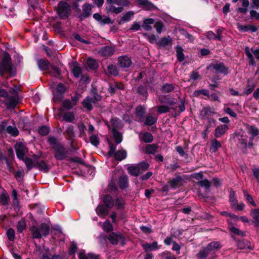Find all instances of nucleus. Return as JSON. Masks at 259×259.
<instances>
[{
    "label": "nucleus",
    "mask_w": 259,
    "mask_h": 259,
    "mask_svg": "<svg viewBox=\"0 0 259 259\" xmlns=\"http://www.w3.org/2000/svg\"><path fill=\"white\" fill-rule=\"evenodd\" d=\"M107 6L106 9L107 13H112L116 14L120 13L123 10V7L128 6L131 5L130 0H106Z\"/></svg>",
    "instance_id": "1"
},
{
    "label": "nucleus",
    "mask_w": 259,
    "mask_h": 259,
    "mask_svg": "<svg viewBox=\"0 0 259 259\" xmlns=\"http://www.w3.org/2000/svg\"><path fill=\"white\" fill-rule=\"evenodd\" d=\"M221 247V244L219 242H212L206 247L200 250L196 254V256L198 259H205L213 255Z\"/></svg>",
    "instance_id": "2"
},
{
    "label": "nucleus",
    "mask_w": 259,
    "mask_h": 259,
    "mask_svg": "<svg viewBox=\"0 0 259 259\" xmlns=\"http://www.w3.org/2000/svg\"><path fill=\"white\" fill-rule=\"evenodd\" d=\"M5 72L9 73L11 76H14L16 73V70L12 65L9 54L4 55L0 63V74L3 75Z\"/></svg>",
    "instance_id": "3"
},
{
    "label": "nucleus",
    "mask_w": 259,
    "mask_h": 259,
    "mask_svg": "<svg viewBox=\"0 0 259 259\" xmlns=\"http://www.w3.org/2000/svg\"><path fill=\"white\" fill-rule=\"evenodd\" d=\"M247 133L251 136L248 143H247L246 139H242L241 143L244 144L245 147L252 148L253 146V140L255 137L259 135V129L254 125H247L246 126Z\"/></svg>",
    "instance_id": "4"
},
{
    "label": "nucleus",
    "mask_w": 259,
    "mask_h": 259,
    "mask_svg": "<svg viewBox=\"0 0 259 259\" xmlns=\"http://www.w3.org/2000/svg\"><path fill=\"white\" fill-rule=\"evenodd\" d=\"M31 230L33 238H40L49 234L50 227L47 224L44 223L41 224L39 227H32Z\"/></svg>",
    "instance_id": "5"
},
{
    "label": "nucleus",
    "mask_w": 259,
    "mask_h": 259,
    "mask_svg": "<svg viewBox=\"0 0 259 259\" xmlns=\"http://www.w3.org/2000/svg\"><path fill=\"white\" fill-rule=\"evenodd\" d=\"M108 239L113 244L124 245L125 244V237L120 232H112L110 234Z\"/></svg>",
    "instance_id": "6"
},
{
    "label": "nucleus",
    "mask_w": 259,
    "mask_h": 259,
    "mask_svg": "<svg viewBox=\"0 0 259 259\" xmlns=\"http://www.w3.org/2000/svg\"><path fill=\"white\" fill-rule=\"evenodd\" d=\"M65 91V87L62 83H59L56 89L52 90L53 101L56 102L61 101Z\"/></svg>",
    "instance_id": "7"
},
{
    "label": "nucleus",
    "mask_w": 259,
    "mask_h": 259,
    "mask_svg": "<svg viewBox=\"0 0 259 259\" xmlns=\"http://www.w3.org/2000/svg\"><path fill=\"white\" fill-rule=\"evenodd\" d=\"M58 14L62 18L67 17L71 10L70 6L65 2H61L58 4Z\"/></svg>",
    "instance_id": "8"
},
{
    "label": "nucleus",
    "mask_w": 259,
    "mask_h": 259,
    "mask_svg": "<svg viewBox=\"0 0 259 259\" xmlns=\"http://www.w3.org/2000/svg\"><path fill=\"white\" fill-rule=\"evenodd\" d=\"M15 150L17 157L20 160H23L27 152L25 145L22 143H17L15 145Z\"/></svg>",
    "instance_id": "9"
},
{
    "label": "nucleus",
    "mask_w": 259,
    "mask_h": 259,
    "mask_svg": "<svg viewBox=\"0 0 259 259\" xmlns=\"http://www.w3.org/2000/svg\"><path fill=\"white\" fill-rule=\"evenodd\" d=\"M168 184L171 189H176L183 185V180L180 176H177L170 179Z\"/></svg>",
    "instance_id": "10"
},
{
    "label": "nucleus",
    "mask_w": 259,
    "mask_h": 259,
    "mask_svg": "<svg viewBox=\"0 0 259 259\" xmlns=\"http://www.w3.org/2000/svg\"><path fill=\"white\" fill-rule=\"evenodd\" d=\"M55 157L58 160L64 159L67 154L65 148L62 146H57L55 148Z\"/></svg>",
    "instance_id": "11"
},
{
    "label": "nucleus",
    "mask_w": 259,
    "mask_h": 259,
    "mask_svg": "<svg viewBox=\"0 0 259 259\" xmlns=\"http://www.w3.org/2000/svg\"><path fill=\"white\" fill-rule=\"evenodd\" d=\"M115 52L114 48L110 46H104L101 48L99 51V53L102 56L105 57H109Z\"/></svg>",
    "instance_id": "12"
},
{
    "label": "nucleus",
    "mask_w": 259,
    "mask_h": 259,
    "mask_svg": "<svg viewBox=\"0 0 259 259\" xmlns=\"http://www.w3.org/2000/svg\"><path fill=\"white\" fill-rule=\"evenodd\" d=\"M118 62L122 68H128L132 64L131 58L126 56L119 57L118 59Z\"/></svg>",
    "instance_id": "13"
},
{
    "label": "nucleus",
    "mask_w": 259,
    "mask_h": 259,
    "mask_svg": "<svg viewBox=\"0 0 259 259\" xmlns=\"http://www.w3.org/2000/svg\"><path fill=\"white\" fill-rule=\"evenodd\" d=\"M82 13L79 15L81 20L90 16L92 14V6L89 4H85L82 7Z\"/></svg>",
    "instance_id": "14"
},
{
    "label": "nucleus",
    "mask_w": 259,
    "mask_h": 259,
    "mask_svg": "<svg viewBox=\"0 0 259 259\" xmlns=\"http://www.w3.org/2000/svg\"><path fill=\"white\" fill-rule=\"evenodd\" d=\"M6 103L9 108H14L18 103V98L16 95L6 97Z\"/></svg>",
    "instance_id": "15"
},
{
    "label": "nucleus",
    "mask_w": 259,
    "mask_h": 259,
    "mask_svg": "<svg viewBox=\"0 0 259 259\" xmlns=\"http://www.w3.org/2000/svg\"><path fill=\"white\" fill-rule=\"evenodd\" d=\"M211 66L217 72L227 74L228 73V69L222 63L215 62L211 65Z\"/></svg>",
    "instance_id": "16"
},
{
    "label": "nucleus",
    "mask_w": 259,
    "mask_h": 259,
    "mask_svg": "<svg viewBox=\"0 0 259 259\" xmlns=\"http://www.w3.org/2000/svg\"><path fill=\"white\" fill-rule=\"evenodd\" d=\"M36 161L35 167L37 168L39 170L47 172L49 170V165L47 164L46 161L39 159L38 157Z\"/></svg>",
    "instance_id": "17"
},
{
    "label": "nucleus",
    "mask_w": 259,
    "mask_h": 259,
    "mask_svg": "<svg viewBox=\"0 0 259 259\" xmlns=\"http://www.w3.org/2000/svg\"><path fill=\"white\" fill-rule=\"evenodd\" d=\"M143 249L146 252L156 250L160 248L161 246L158 245L157 242H153L152 243H145L142 245Z\"/></svg>",
    "instance_id": "18"
},
{
    "label": "nucleus",
    "mask_w": 259,
    "mask_h": 259,
    "mask_svg": "<svg viewBox=\"0 0 259 259\" xmlns=\"http://www.w3.org/2000/svg\"><path fill=\"white\" fill-rule=\"evenodd\" d=\"M228 129V126L226 124H223L217 126L215 130L214 136L216 138L221 137L225 134Z\"/></svg>",
    "instance_id": "19"
},
{
    "label": "nucleus",
    "mask_w": 259,
    "mask_h": 259,
    "mask_svg": "<svg viewBox=\"0 0 259 259\" xmlns=\"http://www.w3.org/2000/svg\"><path fill=\"white\" fill-rule=\"evenodd\" d=\"M137 4L140 5L146 10L154 9L155 7L148 0H134Z\"/></svg>",
    "instance_id": "20"
},
{
    "label": "nucleus",
    "mask_w": 259,
    "mask_h": 259,
    "mask_svg": "<svg viewBox=\"0 0 259 259\" xmlns=\"http://www.w3.org/2000/svg\"><path fill=\"white\" fill-rule=\"evenodd\" d=\"M174 102L170 101L167 102L168 105H161L157 107V111L159 114L168 112L170 108H172V105Z\"/></svg>",
    "instance_id": "21"
},
{
    "label": "nucleus",
    "mask_w": 259,
    "mask_h": 259,
    "mask_svg": "<svg viewBox=\"0 0 259 259\" xmlns=\"http://www.w3.org/2000/svg\"><path fill=\"white\" fill-rule=\"evenodd\" d=\"M37 156H34L33 159H30L28 157L24 158L23 160H24V162L28 169H31L32 167H35L36 161L37 160Z\"/></svg>",
    "instance_id": "22"
},
{
    "label": "nucleus",
    "mask_w": 259,
    "mask_h": 259,
    "mask_svg": "<svg viewBox=\"0 0 259 259\" xmlns=\"http://www.w3.org/2000/svg\"><path fill=\"white\" fill-rule=\"evenodd\" d=\"M222 147V144L215 139L210 141V151L212 153L216 152L218 149Z\"/></svg>",
    "instance_id": "23"
},
{
    "label": "nucleus",
    "mask_w": 259,
    "mask_h": 259,
    "mask_svg": "<svg viewBox=\"0 0 259 259\" xmlns=\"http://www.w3.org/2000/svg\"><path fill=\"white\" fill-rule=\"evenodd\" d=\"M134 14L135 13L132 11H128L126 13L123 14L119 23H123L131 21L134 17Z\"/></svg>",
    "instance_id": "24"
},
{
    "label": "nucleus",
    "mask_w": 259,
    "mask_h": 259,
    "mask_svg": "<svg viewBox=\"0 0 259 259\" xmlns=\"http://www.w3.org/2000/svg\"><path fill=\"white\" fill-rule=\"evenodd\" d=\"M228 222L229 223V228L230 231L233 234L235 235H237L240 236H244L245 235V233L240 231L238 229L233 226L232 223L231 222V220H228Z\"/></svg>",
    "instance_id": "25"
},
{
    "label": "nucleus",
    "mask_w": 259,
    "mask_h": 259,
    "mask_svg": "<svg viewBox=\"0 0 259 259\" xmlns=\"http://www.w3.org/2000/svg\"><path fill=\"white\" fill-rule=\"evenodd\" d=\"M79 257V259H100L98 255L92 253L85 254L84 251L80 252Z\"/></svg>",
    "instance_id": "26"
},
{
    "label": "nucleus",
    "mask_w": 259,
    "mask_h": 259,
    "mask_svg": "<svg viewBox=\"0 0 259 259\" xmlns=\"http://www.w3.org/2000/svg\"><path fill=\"white\" fill-rule=\"evenodd\" d=\"M127 156L126 152L125 150L122 149L116 151L114 156L115 158L118 160L124 159Z\"/></svg>",
    "instance_id": "27"
},
{
    "label": "nucleus",
    "mask_w": 259,
    "mask_h": 259,
    "mask_svg": "<svg viewBox=\"0 0 259 259\" xmlns=\"http://www.w3.org/2000/svg\"><path fill=\"white\" fill-rule=\"evenodd\" d=\"M157 120V117L152 115H148L145 119L144 118V121L142 122H144L145 125H152L156 123Z\"/></svg>",
    "instance_id": "28"
},
{
    "label": "nucleus",
    "mask_w": 259,
    "mask_h": 259,
    "mask_svg": "<svg viewBox=\"0 0 259 259\" xmlns=\"http://www.w3.org/2000/svg\"><path fill=\"white\" fill-rule=\"evenodd\" d=\"M154 22V20L153 19L149 18L143 20V24L142 27L147 31L150 30L152 29V26L150 25L151 24H153Z\"/></svg>",
    "instance_id": "29"
},
{
    "label": "nucleus",
    "mask_w": 259,
    "mask_h": 259,
    "mask_svg": "<svg viewBox=\"0 0 259 259\" xmlns=\"http://www.w3.org/2000/svg\"><path fill=\"white\" fill-rule=\"evenodd\" d=\"M106 206L103 205H99L96 208L97 214L100 216H104L108 213V209Z\"/></svg>",
    "instance_id": "30"
},
{
    "label": "nucleus",
    "mask_w": 259,
    "mask_h": 259,
    "mask_svg": "<svg viewBox=\"0 0 259 259\" xmlns=\"http://www.w3.org/2000/svg\"><path fill=\"white\" fill-rule=\"evenodd\" d=\"M171 38L169 36H167L166 37L162 38L156 42L160 46L165 47L166 46L171 44Z\"/></svg>",
    "instance_id": "31"
},
{
    "label": "nucleus",
    "mask_w": 259,
    "mask_h": 259,
    "mask_svg": "<svg viewBox=\"0 0 259 259\" xmlns=\"http://www.w3.org/2000/svg\"><path fill=\"white\" fill-rule=\"evenodd\" d=\"M127 170L128 173L134 176H137L139 175L141 171L137 165H131L128 167Z\"/></svg>",
    "instance_id": "32"
},
{
    "label": "nucleus",
    "mask_w": 259,
    "mask_h": 259,
    "mask_svg": "<svg viewBox=\"0 0 259 259\" xmlns=\"http://www.w3.org/2000/svg\"><path fill=\"white\" fill-rule=\"evenodd\" d=\"M118 184L121 189L126 188L128 186L127 177L125 175L121 176L119 179Z\"/></svg>",
    "instance_id": "33"
},
{
    "label": "nucleus",
    "mask_w": 259,
    "mask_h": 259,
    "mask_svg": "<svg viewBox=\"0 0 259 259\" xmlns=\"http://www.w3.org/2000/svg\"><path fill=\"white\" fill-rule=\"evenodd\" d=\"M94 103L95 101H93V99H91V97H87L82 102L83 106L88 110H92L93 108L92 104Z\"/></svg>",
    "instance_id": "34"
},
{
    "label": "nucleus",
    "mask_w": 259,
    "mask_h": 259,
    "mask_svg": "<svg viewBox=\"0 0 259 259\" xmlns=\"http://www.w3.org/2000/svg\"><path fill=\"white\" fill-rule=\"evenodd\" d=\"M145 112V109L142 106H139L137 108L136 113L137 116L139 118L141 121H144V114Z\"/></svg>",
    "instance_id": "35"
},
{
    "label": "nucleus",
    "mask_w": 259,
    "mask_h": 259,
    "mask_svg": "<svg viewBox=\"0 0 259 259\" xmlns=\"http://www.w3.org/2000/svg\"><path fill=\"white\" fill-rule=\"evenodd\" d=\"M103 201L108 208H111L113 206L114 202L112 197L106 195L104 197Z\"/></svg>",
    "instance_id": "36"
},
{
    "label": "nucleus",
    "mask_w": 259,
    "mask_h": 259,
    "mask_svg": "<svg viewBox=\"0 0 259 259\" xmlns=\"http://www.w3.org/2000/svg\"><path fill=\"white\" fill-rule=\"evenodd\" d=\"M39 69L41 70H47L49 68V63L47 60L40 59L37 61Z\"/></svg>",
    "instance_id": "37"
},
{
    "label": "nucleus",
    "mask_w": 259,
    "mask_h": 259,
    "mask_svg": "<svg viewBox=\"0 0 259 259\" xmlns=\"http://www.w3.org/2000/svg\"><path fill=\"white\" fill-rule=\"evenodd\" d=\"M112 135L113 136L115 141L117 144H119L122 141V136L114 128L112 129Z\"/></svg>",
    "instance_id": "38"
},
{
    "label": "nucleus",
    "mask_w": 259,
    "mask_h": 259,
    "mask_svg": "<svg viewBox=\"0 0 259 259\" xmlns=\"http://www.w3.org/2000/svg\"><path fill=\"white\" fill-rule=\"evenodd\" d=\"M0 201L2 205H7L9 203V195L6 192H3L0 195Z\"/></svg>",
    "instance_id": "39"
},
{
    "label": "nucleus",
    "mask_w": 259,
    "mask_h": 259,
    "mask_svg": "<svg viewBox=\"0 0 259 259\" xmlns=\"http://www.w3.org/2000/svg\"><path fill=\"white\" fill-rule=\"evenodd\" d=\"M177 58L179 61H182L184 59V54L183 53V49L180 46H177L176 48Z\"/></svg>",
    "instance_id": "40"
},
{
    "label": "nucleus",
    "mask_w": 259,
    "mask_h": 259,
    "mask_svg": "<svg viewBox=\"0 0 259 259\" xmlns=\"http://www.w3.org/2000/svg\"><path fill=\"white\" fill-rule=\"evenodd\" d=\"M6 131L8 133L12 136H17L19 134V131L16 126H8L6 128Z\"/></svg>",
    "instance_id": "41"
},
{
    "label": "nucleus",
    "mask_w": 259,
    "mask_h": 259,
    "mask_svg": "<svg viewBox=\"0 0 259 259\" xmlns=\"http://www.w3.org/2000/svg\"><path fill=\"white\" fill-rule=\"evenodd\" d=\"M88 66L92 69H95L98 67V63L97 61L92 58H89L87 60Z\"/></svg>",
    "instance_id": "42"
},
{
    "label": "nucleus",
    "mask_w": 259,
    "mask_h": 259,
    "mask_svg": "<svg viewBox=\"0 0 259 259\" xmlns=\"http://www.w3.org/2000/svg\"><path fill=\"white\" fill-rule=\"evenodd\" d=\"M245 52L246 55L247 56V57L249 60V63L252 65H254L255 64V61L254 60L253 56L252 55L251 52L249 51V49L248 47L245 48Z\"/></svg>",
    "instance_id": "43"
},
{
    "label": "nucleus",
    "mask_w": 259,
    "mask_h": 259,
    "mask_svg": "<svg viewBox=\"0 0 259 259\" xmlns=\"http://www.w3.org/2000/svg\"><path fill=\"white\" fill-rule=\"evenodd\" d=\"M108 72L114 76H117L118 74V70L117 67L113 65H110L108 67Z\"/></svg>",
    "instance_id": "44"
},
{
    "label": "nucleus",
    "mask_w": 259,
    "mask_h": 259,
    "mask_svg": "<svg viewBox=\"0 0 259 259\" xmlns=\"http://www.w3.org/2000/svg\"><path fill=\"white\" fill-rule=\"evenodd\" d=\"M157 146L156 145H148L146 147V152L148 154H154L157 150Z\"/></svg>",
    "instance_id": "45"
},
{
    "label": "nucleus",
    "mask_w": 259,
    "mask_h": 259,
    "mask_svg": "<svg viewBox=\"0 0 259 259\" xmlns=\"http://www.w3.org/2000/svg\"><path fill=\"white\" fill-rule=\"evenodd\" d=\"M26 228V223L24 220H21L20 221L17 225V231L21 233Z\"/></svg>",
    "instance_id": "46"
},
{
    "label": "nucleus",
    "mask_w": 259,
    "mask_h": 259,
    "mask_svg": "<svg viewBox=\"0 0 259 259\" xmlns=\"http://www.w3.org/2000/svg\"><path fill=\"white\" fill-rule=\"evenodd\" d=\"M63 120L67 122H72L74 119V115L72 113L67 112L65 113L63 116Z\"/></svg>",
    "instance_id": "47"
},
{
    "label": "nucleus",
    "mask_w": 259,
    "mask_h": 259,
    "mask_svg": "<svg viewBox=\"0 0 259 259\" xmlns=\"http://www.w3.org/2000/svg\"><path fill=\"white\" fill-rule=\"evenodd\" d=\"M198 184L200 186L204 187L206 190H208L210 186V183L207 179L200 181L198 182Z\"/></svg>",
    "instance_id": "48"
},
{
    "label": "nucleus",
    "mask_w": 259,
    "mask_h": 259,
    "mask_svg": "<svg viewBox=\"0 0 259 259\" xmlns=\"http://www.w3.org/2000/svg\"><path fill=\"white\" fill-rule=\"evenodd\" d=\"M175 89V87L172 84H165L162 87V91L164 93H169Z\"/></svg>",
    "instance_id": "49"
},
{
    "label": "nucleus",
    "mask_w": 259,
    "mask_h": 259,
    "mask_svg": "<svg viewBox=\"0 0 259 259\" xmlns=\"http://www.w3.org/2000/svg\"><path fill=\"white\" fill-rule=\"evenodd\" d=\"M72 71L73 75L76 78L78 77L81 74V68L78 67L77 64L73 65Z\"/></svg>",
    "instance_id": "50"
},
{
    "label": "nucleus",
    "mask_w": 259,
    "mask_h": 259,
    "mask_svg": "<svg viewBox=\"0 0 259 259\" xmlns=\"http://www.w3.org/2000/svg\"><path fill=\"white\" fill-rule=\"evenodd\" d=\"M235 192L233 191H231L230 192V201L231 203V205L232 208H234L236 206V199L235 197Z\"/></svg>",
    "instance_id": "51"
},
{
    "label": "nucleus",
    "mask_w": 259,
    "mask_h": 259,
    "mask_svg": "<svg viewBox=\"0 0 259 259\" xmlns=\"http://www.w3.org/2000/svg\"><path fill=\"white\" fill-rule=\"evenodd\" d=\"M143 140L145 143H150L153 140V136L149 133H145L143 135Z\"/></svg>",
    "instance_id": "52"
},
{
    "label": "nucleus",
    "mask_w": 259,
    "mask_h": 259,
    "mask_svg": "<svg viewBox=\"0 0 259 259\" xmlns=\"http://www.w3.org/2000/svg\"><path fill=\"white\" fill-rule=\"evenodd\" d=\"M65 133L66 134L67 137L70 139L74 137V133L73 131V127L71 126H68L65 130Z\"/></svg>",
    "instance_id": "53"
},
{
    "label": "nucleus",
    "mask_w": 259,
    "mask_h": 259,
    "mask_svg": "<svg viewBox=\"0 0 259 259\" xmlns=\"http://www.w3.org/2000/svg\"><path fill=\"white\" fill-rule=\"evenodd\" d=\"M7 235L9 240L13 241L15 237V232L14 229L10 228L7 232Z\"/></svg>",
    "instance_id": "54"
},
{
    "label": "nucleus",
    "mask_w": 259,
    "mask_h": 259,
    "mask_svg": "<svg viewBox=\"0 0 259 259\" xmlns=\"http://www.w3.org/2000/svg\"><path fill=\"white\" fill-rule=\"evenodd\" d=\"M137 165L138 166L141 172H142L147 169L149 166V164L146 162H141Z\"/></svg>",
    "instance_id": "55"
},
{
    "label": "nucleus",
    "mask_w": 259,
    "mask_h": 259,
    "mask_svg": "<svg viewBox=\"0 0 259 259\" xmlns=\"http://www.w3.org/2000/svg\"><path fill=\"white\" fill-rule=\"evenodd\" d=\"M49 128L46 126H42L39 128L38 132L41 136H46L49 133Z\"/></svg>",
    "instance_id": "56"
},
{
    "label": "nucleus",
    "mask_w": 259,
    "mask_h": 259,
    "mask_svg": "<svg viewBox=\"0 0 259 259\" xmlns=\"http://www.w3.org/2000/svg\"><path fill=\"white\" fill-rule=\"evenodd\" d=\"M103 229L105 231L109 232L112 230V226L109 221H105L103 225Z\"/></svg>",
    "instance_id": "57"
},
{
    "label": "nucleus",
    "mask_w": 259,
    "mask_h": 259,
    "mask_svg": "<svg viewBox=\"0 0 259 259\" xmlns=\"http://www.w3.org/2000/svg\"><path fill=\"white\" fill-rule=\"evenodd\" d=\"M91 143L94 146H97L99 143V139L97 136L93 135L90 138Z\"/></svg>",
    "instance_id": "58"
},
{
    "label": "nucleus",
    "mask_w": 259,
    "mask_h": 259,
    "mask_svg": "<svg viewBox=\"0 0 259 259\" xmlns=\"http://www.w3.org/2000/svg\"><path fill=\"white\" fill-rule=\"evenodd\" d=\"M243 193H244V196L246 197V199L248 201V202H249L252 206H256V204L254 202V201L253 200V198L251 197V196L250 195H249L247 192L246 191H245V190L243 191Z\"/></svg>",
    "instance_id": "59"
},
{
    "label": "nucleus",
    "mask_w": 259,
    "mask_h": 259,
    "mask_svg": "<svg viewBox=\"0 0 259 259\" xmlns=\"http://www.w3.org/2000/svg\"><path fill=\"white\" fill-rule=\"evenodd\" d=\"M101 24L104 25L105 24L111 23V20L109 17L104 16L101 17V19L99 22Z\"/></svg>",
    "instance_id": "60"
},
{
    "label": "nucleus",
    "mask_w": 259,
    "mask_h": 259,
    "mask_svg": "<svg viewBox=\"0 0 259 259\" xmlns=\"http://www.w3.org/2000/svg\"><path fill=\"white\" fill-rule=\"evenodd\" d=\"M221 214L223 216L230 217L231 219H232L234 221H237L238 220V217L237 215L233 213H229L227 211H221Z\"/></svg>",
    "instance_id": "61"
},
{
    "label": "nucleus",
    "mask_w": 259,
    "mask_h": 259,
    "mask_svg": "<svg viewBox=\"0 0 259 259\" xmlns=\"http://www.w3.org/2000/svg\"><path fill=\"white\" fill-rule=\"evenodd\" d=\"M109 144L110 150L108 152V154L110 156H114L115 153L116 152V146L110 143H109Z\"/></svg>",
    "instance_id": "62"
},
{
    "label": "nucleus",
    "mask_w": 259,
    "mask_h": 259,
    "mask_svg": "<svg viewBox=\"0 0 259 259\" xmlns=\"http://www.w3.org/2000/svg\"><path fill=\"white\" fill-rule=\"evenodd\" d=\"M254 89V86L253 84H248L246 86L244 90V94L246 95L250 94Z\"/></svg>",
    "instance_id": "63"
},
{
    "label": "nucleus",
    "mask_w": 259,
    "mask_h": 259,
    "mask_svg": "<svg viewBox=\"0 0 259 259\" xmlns=\"http://www.w3.org/2000/svg\"><path fill=\"white\" fill-rule=\"evenodd\" d=\"M155 27L157 32L159 34L161 33V32H162V28H163L162 23L161 22H159V21L155 23Z\"/></svg>",
    "instance_id": "64"
}]
</instances>
